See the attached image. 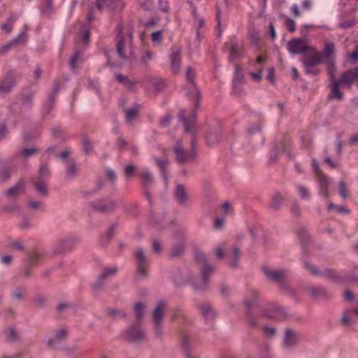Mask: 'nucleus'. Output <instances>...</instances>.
I'll list each match as a JSON object with an SVG mask.
<instances>
[{
	"label": "nucleus",
	"instance_id": "c03bdc74",
	"mask_svg": "<svg viewBox=\"0 0 358 358\" xmlns=\"http://www.w3.org/2000/svg\"><path fill=\"white\" fill-rule=\"evenodd\" d=\"M282 200L283 198L280 194L277 193L274 194L272 199V207L274 208H278L280 206Z\"/></svg>",
	"mask_w": 358,
	"mask_h": 358
},
{
	"label": "nucleus",
	"instance_id": "0e129e2a",
	"mask_svg": "<svg viewBox=\"0 0 358 358\" xmlns=\"http://www.w3.org/2000/svg\"><path fill=\"white\" fill-rule=\"evenodd\" d=\"M10 246L17 250H23L22 243L20 241H12L10 243Z\"/></svg>",
	"mask_w": 358,
	"mask_h": 358
},
{
	"label": "nucleus",
	"instance_id": "bf43d9fd",
	"mask_svg": "<svg viewBox=\"0 0 358 358\" xmlns=\"http://www.w3.org/2000/svg\"><path fill=\"white\" fill-rule=\"evenodd\" d=\"M285 26L289 32L293 33L295 31V23L290 19H287L285 21Z\"/></svg>",
	"mask_w": 358,
	"mask_h": 358
},
{
	"label": "nucleus",
	"instance_id": "680f3d73",
	"mask_svg": "<svg viewBox=\"0 0 358 358\" xmlns=\"http://www.w3.org/2000/svg\"><path fill=\"white\" fill-rule=\"evenodd\" d=\"M154 57V53L152 52L148 51L143 56V62L144 63H148Z\"/></svg>",
	"mask_w": 358,
	"mask_h": 358
},
{
	"label": "nucleus",
	"instance_id": "20e7f679",
	"mask_svg": "<svg viewBox=\"0 0 358 358\" xmlns=\"http://www.w3.org/2000/svg\"><path fill=\"white\" fill-rule=\"evenodd\" d=\"M196 264L201 266V282L195 285L196 289H203L208 285V279L213 273L214 268L208 264L207 256L201 251H196L194 255Z\"/></svg>",
	"mask_w": 358,
	"mask_h": 358
},
{
	"label": "nucleus",
	"instance_id": "412c9836",
	"mask_svg": "<svg viewBox=\"0 0 358 358\" xmlns=\"http://www.w3.org/2000/svg\"><path fill=\"white\" fill-rule=\"evenodd\" d=\"M226 45L229 49V59L231 61L240 56L242 51V46L238 44L235 39H231Z\"/></svg>",
	"mask_w": 358,
	"mask_h": 358
},
{
	"label": "nucleus",
	"instance_id": "7c9ffc66",
	"mask_svg": "<svg viewBox=\"0 0 358 358\" xmlns=\"http://www.w3.org/2000/svg\"><path fill=\"white\" fill-rule=\"evenodd\" d=\"M66 334V331L65 329L64 328H60L56 332H55V334L54 336V337L50 338L49 340V345L51 346V347H53L55 345V343L62 339L63 338L65 337Z\"/></svg>",
	"mask_w": 358,
	"mask_h": 358
},
{
	"label": "nucleus",
	"instance_id": "dca6fc26",
	"mask_svg": "<svg viewBox=\"0 0 358 358\" xmlns=\"http://www.w3.org/2000/svg\"><path fill=\"white\" fill-rule=\"evenodd\" d=\"M186 79L189 87L187 94L197 100L199 96V92L194 83V72L190 67L187 70Z\"/></svg>",
	"mask_w": 358,
	"mask_h": 358
},
{
	"label": "nucleus",
	"instance_id": "ea45409f",
	"mask_svg": "<svg viewBox=\"0 0 358 358\" xmlns=\"http://www.w3.org/2000/svg\"><path fill=\"white\" fill-rule=\"evenodd\" d=\"M41 258V255L39 253H38L37 252H31L29 256V259H28L29 265L30 266H34L39 262Z\"/></svg>",
	"mask_w": 358,
	"mask_h": 358
},
{
	"label": "nucleus",
	"instance_id": "de8ad7c7",
	"mask_svg": "<svg viewBox=\"0 0 358 358\" xmlns=\"http://www.w3.org/2000/svg\"><path fill=\"white\" fill-rule=\"evenodd\" d=\"M144 308H145V306L142 303H137L135 305L134 311H135L137 319H140L141 317L143 315V311H144Z\"/></svg>",
	"mask_w": 358,
	"mask_h": 358
},
{
	"label": "nucleus",
	"instance_id": "774afa93",
	"mask_svg": "<svg viewBox=\"0 0 358 358\" xmlns=\"http://www.w3.org/2000/svg\"><path fill=\"white\" fill-rule=\"evenodd\" d=\"M264 331L267 336H273L275 332V329L270 327H264Z\"/></svg>",
	"mask_w": 358,
	"mask_h": 358
},
{
	"label": "nucleus",
	"instance_id": "c85d7f7f",
	"mask_svg": "<svg viewBox=\"0 0 358 358\" xmlns=\"http://www.w3.org/2000/svg\"><path fill=\"white\" fill-rule=\"evenodd\" d=\"M200 310L203 317L206 320H212L215 317V312L208 303H203Z\"/></svg>",
	"mask_w": 358,
	"mask_h": 358
},
{
	"label": "nucleus",
	"instance_id": "8fccbe9b",
	"mask_svg": "<svg viewBox=\"0 0 358 358\" xmlns=\"http://www.w3.org/2000/svg\"><path fill=\"white\" fill-rule=\"evenodd\" d=\"M303 267L306 269L310 273L313 275H321V273L318 271V270L313 265H310L308 262H303Z\"/></svg>",
	"mask_w": 358,
	"mask_h": 358
},
{
	"label": "nucleus",
	"instance_id": "6ab92c4d",
	"mask_svg": "<svg viewBox=\"0 0 358 358\" xmlns=\"http://www.w3.org/2000/svg\"><path fill=\"white\" fill-rule=\"evenodd\" d=\"M15 83L13 73H9L3 80H0V93H7Z\"/></svg>",
	"mask_w": 358,
	"mask_h": 358
},
{
	"label": "nucleus",
	"instance_id": "b1692460",
	"mask_svg": "<svg viewBox=\"0 0 358 358\" xmlns=\"http://www.w3.org/2000/svg\"><path fill=\"white\" fill-rule=\"evenodd\" d=\"M15 169V164L13 162L3 164L0 166V179L6 180L10 178L12 173Z\"/></svg>",
	"mask_w": 358,
	"mask_h": 358
},
{
	"label": "nucleus",
	"instance_id": "6e6d98bb",
	"mask_svg": "<svg viewBox=\"0 0 358 358\" xmlns=\"http://www.w3.org/2000/svg\"><path fill=\"white\" fill-rule=\"evenodd\" d=\"M224 224V217H216L214 223V227L217 230L221 229Z\"/></svg>",
	"mask_w": 358,
	"mask_h": 358
},
{
	"label": "nucleus",
	"instance_id": "473e14b6",
	"mask_svg": "<svg viewBox=\"0 0 358 358\" xmlns=\"http://www.w3.org/2000/svg\"><path fill=\"white\" fill-rule=\"evenodd\" d=\"M138 113V108L137 107L131 108L126 112V122L131 124L133 121L136 118Z\"/></svg>",
	"mask_w": 358,
	"mask_h": 358
},
{
	"label": "nucleus",
	"instance_id": "cd10ccee",
	"mask_svg": "<svg viewBox=\"0 0 358 358\" xmlns=\"http://www.w3.org/2000/svg\"><path fill=\"white\" fill-rule=\"evenodd\" d=\"M180 338H181V342L182 345L185 350L187 358H196L194 357L188 348V344L190 342L191 339L189 336L187 334L186 331H182L180 333Z\"/></svg>",
	"mask_w": 358,
	"mask_h": 358
},
{
	"label": "nucleus",
	"instance_id": "7ed1b4c3",
	"mask_svg": "<svg viewBox=\"0 0 358 358\" xmlns=\"http://www.w3.org/2000/svg\"><path fill=\"white\" fill-rule=\"evenodd\" d=\"M330 82L331 92L329 96V98L342 99L343 95L339 90L340 87H350L352 85H358V66L343 73L340 80H336L333 71H331L330 73Z\"/></svg>",
	"mask_w": 358,
	"mask_h": 358
},
{
	"label": "nucleus",
	"instance_id": "603ef678",
	"mask_svg": "<svg viewBox=\"0 0 358 358\" xmlns=\"http://www.w3.org/2000/svg\"><path fill=\"white\" fill-rule=\"evenodd\" d=\"M36 150L35 148H25L21 151L20 156H22L24 159H27L36 153Z\"/></svg>",
	"mask_w": 358,
	"mask_h": 358
},
{
	"label": "nucleus",
	"instance_id": "f3484780",
	"mask_svg": "<svg viewBox=\"0 0 358 358\" xmlns=\"http://www.w3.org/2000/svg\"><path fill=\"white\" fill-rule=\"evenodd\" d=\"M264 272L266 277L273 282L282 284L285 281L286 274L284 271L264 268Z\"/></svg>",
	"mask_w": 358,
	"mask_h": 358
},
{
	"label": "nucleus",
	"instance_id": "4c0bfd02",
	"mask_svg": "<svg viewBox=\"0 0 358 358\" xmlns=\"http://www.w3.org/2000/svg\"><path fill=\"white\" fill-rule=\"evenodd\" d=\"M162 34H163L162 31H157L153 32L151 34L152 42L157 45H161L162 40H163Z\"/></svg>",
	"mask_w": 358,
	"mask_h": 358
},
{
	"label": "nucleus",
	"instance_id": "f257e3e1",
	"mask_svg": "<svg viewBox=\"0 0 358 358\" xmlns=\"http://www.w3.org/2000/svg\"><path fill=\"white\" fill-rule=\"evenodd\" d=\"M335 47L333 43L328 42L325 43L322 52L314 51L313 54L306 55L303 58V64L307 73L316 75L318 71L315 68L316 65L321 63L327 64L329 73L334 71L335 66L333 62V55Z\"/></svg>",
	"mask_w": 358,
	"mask_h": 358
},
{
	"label": "nucleus",
	"instance_id": "338daca9",
	"mask_svg": "<svg viewBox=\"0 0 358 358\" xmlns=\"http://www.w3.org/2000/svg\"><path fill=\"white\" fill-rule=\"evenodd\" d=\"M291 10H292L293 14L294 15V17H299L301 15L299 6L297 4H293L291 6Z\"/></svg>",
	"mask_w": 358,
	"mask_h": 358
},
{
	"label": "nucleus",
	"instance_id": "39448f33",
	"mask_svg": "<svg viewBox=\"0 0 358 358\" xmlns=\"http://www.w3.org/2000/svg\"><path fill=\"white\" fill-rule=\"evenodd\" d=\"M132 33L127 30L124 32L121 27L117 36V52L121 59L127 58L130 52Z\"/></svg>",
	"mask_w": 358,
	"mask_h": 358
},
{
	"label": "nucleus",
	"instance_id": "6e6552de",
	"mask_svg": "<svg viewBox=\"0 0 358 358\" xmlns=\"http://www.w3.org/2000/svg\"><path fill=\"white\" fill-rule=\"evenodd\" d=\"M215 255L218 259H223L225 256L232 259L231 266L236 267L240 255V251L238 248L234 247L231 250H227L226 243H222L215 249Z\"/></svg>",
	"mask_w": 358,
	"mask_h": 358
},
{
	"label": "nucleus",
	"instance_id": "13d9d810",
	"mask_svg": "<svg viewBox=\"0 0 358 358\" xmlns=\"http://www.w3.org/2000/svg\"><path fill=\"white\" fill-rule=\"evenodd\" d=\"M136 168L133 165L130 164L125 167L124 173L127 177H131L134 174Z\"/></svg>",
	"mask_w": 358,
	"mask_h": 358
},
{
	"label": "nucleus",
	"instance_id": "e433bc0d",
	"mask_svg": "<svg viewBox=\"0 0 358 358\" xmlns=\"http://www.w3.org/2000/svg\"><path fill=\"white\" fill-rule=\"evenodd\" d=\"M291 141L288 137H285L282 143V150L287 156L291 157Z\"/></svg>",
	"mask_w": 358,
	"mask_h": 358
},
{
	"label": "nucleus",
	"instance_id": "a19ab883",
	"mask_svg": "<svg viewBox=\"0 0 358 358\" xmlns=\"http://www.w3.org/2000/svg\"><path fill=\"white\" fill-rule=\"evenodd\" d=\"M80 59V52L79 50H76L75 54L72 56L69 61V65L72 69H75Z\"/></svg>",
	"mask_w": 358,
	"mask_h": 358
},
{
	"label": "nucleus",
	"instance_id": "79ce46f5",
	"mask_svg": "<svg viewBox=\"0 0 358 358\" xmlns=\"http://www.w3.org/2000/svg\"><path fill=\"white\" fill-rule=\"evenodd\" d=\"M155 162H156L157 165L158 166V167L159 168V169L162 172V174L164 177V179L165 180V183L166 184L167 178H166V172H165L166 162L165 160L155 159Z\"/></svg>",
	"mask_w": 358,
	"mask_h": 358
},
{
	"label": "nucleus",
	"instance_id": "4be33fe9",
	"mask_svg": "<svg viewBox=\"0 0 358 358\" xmlns=\"http://www.w3.org/2000/svg\"><path fill=\"white\" fill-rule=\"evenodd\" d=\"M358 317V302L357 307L345 312L342 322L345 325L350 326L356 322V317Z\"/></svg>",
	"mask_w": 358,
	"mask_h": 358
},
{
	"label": "nucleus",
	"instance_id": "864d4df0",
	"mask_svg": "<svg viewBox=\"0 0 358 358\" xmlns=\"http://www.w3.org/2000/svg\"><path fill=\"white\" fill-rule=\"evenodd\" d=\"M219 140V136L216 133L209 134L206 137L208 144L213 145Z\"/></svg>",
	"mask_w": 358,
	"mask_h": 358
},
{
	"label": "nucleus",
	"instance_id": "9d476101",
	"mask_svg": "<svg viewBox=\"0 0 358 358\" xmlns=\"http://www.w3.org/2000/svg\"><path fill=\"white\" fill-rule=\"evenodd\" d=\"M192 150L189 152L186 151L181 146L180 143L177 142L174 146V152L176 156L177 161L179 163L187 162L194 158L195 156V139L193 138L191 141Z\"/></svg>",
	"mask_w": 358,
	"mask_h": 358
},
{
	"label": "nucleus",
	"instance_id": "1a4fd4ad",
	"mask_svg": "<svg viewBox=\"0 0 358 358\" xmlns=\"http://www.w3.org/2000/svg\"><path fill=\"white\" fill-rule=\"evenodd\" d=\"M313 167L318 179L320 185V194L323 196L325 199L329 198L330 193L329 192V187L331 182V179L322 174L318 166V164L315 159L313 160Z\"/></svg>",
	"mask_w": 358,
	"mask_h": 358
},
{
	"label": "nucleus",
	"instance_id": "4d7b16f0",
	"mask_svg": "<svg viewBox=\"0 0 358 358\" xmlns=\"http://www.w3.org/2000/svg\"><path fill=\"white\" fill-rule=\"evenodd\" d=\"M5 333L10 340H14L17 338V333L13 327H9Z\"/></svg>",
	"mask_w": 358,
	"mask_h": 358
},
{
	"label": "nucleus",
	"instance_id": "58836bf2",
	"mask_svg": "<svg viewBox=\"0 0 358 358\" xmlns=\"http://www.w3.org/2000/svg\"><path fill=\"white\" fill-rule=\"evenodd\" d=\"M141 176L142 177L143 184L145 187L149 186L152 182V177L148 171H143Z\"/></svg>",
	"mask_w": 358,
	"mask_h": 358
},
{
	"label": "nucleus",
	"instance_id": "ddd939ff",
	"mask_svg": "<svg viewBox=\"0 0 358 358\" xmlns=\"http://www.w3.org/2000/svg\"><path fill=\"white\" fill-rule=\"evenodd\" d=\"M180 120L183 122L186 133H193L194 131L196 112L192 111L188 117H187L186 110H182L179 114Z\"/></svg>",
	"mask_w": 358,
	"mask_h": 358
},
{
	"label": "nucleus",
	"instance_id": "c756f323",
	"mask_svg": "<svg viewBox=\"0 0 358 358\" xmlns=\"http://www.w3.org/2000/svg\"><path fill=\"white\" fill-rule=\"evenodd\" d=\"M90 38V31L89 29L86 27H83L81 29V31L78 33L77 36V40L78 43H82L83 44H86L89 41Z\"/></svg>",
	"mask_w": 358,
	"mask_h": 358
},
{
	"label": "nucleus",
	"instance_id": "2f4dec72",
	"mask_svg": "<svg viewBox=\"0 0 358 358\" xmlns=\"http://www.w3.org/2000/svg\"><path fill=\"white\" fill-rule=\"evenodd\" d=\"M113 4V0H96L95 5L99 11L110 8Z\"/></svg>",
	"mask_w": 358,
	"mask_h": 358
},
{
	"label": "nucleus",
	"instance_id": "a211bd4d",
	"mask_svg": "<svg viewBox=\"0 0 358 358\" xmlns=\"http://www.w3.org/2000/svg\"><path fill=\"white\" fill-rule=\"evenodd\" d=\"M171 67L173 73L178 72L180 66L181 51L178 48H173L170 55Z\"/></svg>",
	"mask_w": 358,
	"mask_h": 358
},
{
	"label": "nucleus",
	"instance_id": "3c124183",
	"mask_svg": "<svg viewBox=\"0 0 358 358\" xmlns=\"http://www.w3.org/2000/svg\"><path fill=\"white\" fill-rule=\"evenodd\" d=\"M299 192L301 199H308L310 197V192L308 189L303 186L298 187Z\"/></svg>",
	"mask_w": 358,
	"mask_h": 358
},
{
	"label": "nucleus",
	"instance_id": "49530a36",
	"mask_svg": "<svg viewBox=\"0 0 358 358\" xmlns=\"http://www.w3.org/2000/svg\"><path fill=\"white\" fill-rule=\"evenodd\" d=\"M171 319H172V321H178V322H180V321L185 322L186 320L184 313L181 310H177L174 313Z\"/></svg>",
	"mask_w": 358,
	"mask_h": 358
},
{
	"label": "nucleus",
	"instance_id": "9b49d317",
	"mask_svg": "<svg viewBox=\"0 0 358 358\" xmlns=\"http://www.w3.org/2000/svg\"><path fill=\"white\" fill-rule=\"evenodd\" d=\"M166 308V303L163 301L159 302L153 313V320L155 323V332L157 336L161 335V329L162 327V318Z\"/></svg>",
	"mask_w": 358,
	"mask_h": 358
},
{
	"label": "nucleus",
	"instance_id": "69168bd1",
	"mask_svg": "<svg viewBox=\"0 0 358 358\" xmlns=\"http://www.w3.org/2000/svg\"><path fill=\"white\" fill-rule=\"evenodd\" d=\"M313 2L311 0H303L302 7L305 10H310L312 8Z\"/></svg>",
	"mask_w": 358,
	"mask_h": 358
},
{
	"label": "nucleus",
	"instance_id": "a878e982",
	"mask_svg": "<svg viewBox=\"0 0 358 358\" xmlns=\"http://www.w3.org/2000/svg\"><path fill=\"white\" fill-rule=\"evenodd\" d=\"M266 315L269 318L282 320L286 315V311L282 307L275 306L271 313H266Z\"/></svg>",
	"mask_w": 358,
	"mask_h": 358
},
{
	"label": "nucleus",
	"instance_id": "4468645a",
	"mask_svg": "<svg viewBox=\"0 0 358 358\" xmlns=\"http://www.w3.org/2000/svg\"><path fill=\"white\" fill-rule=\"evenodd\" d=\"M135 257L138 264V273L141 275H145L147 267L148 266V261L145 255V252L142 248H138L135 251Z\"/></svg>",
	"mask_w": 358,
	"mask_h": 358
},
{
	"label": "nucleus",
	"instance_id": "c9c22d12",
	"mask_svg": "<svg viewBox=\"0 0 358 358\" xmlns=\"http://www.w3.org/2000/svg\"><path fill=\"white\" fill-rule=\"evenodd\" d=\"M26 40V34H25V31H22V33H20L18 36L15 39L13 40V41L12 42V43L10 44H8V45H5L3 48H2V50L3 52H6L9 48L10 47L15 44V45H17L18 43H23Z\"/></svg>",
	"mask_w": 358,
	"mask_h": 358
},
{
	"label": "nucleus",
	"instance_id": "2eb2a0df",
	"mask_svg": "<svg viewBox=\"0 0 358 358\" xmlns=\"http://www.w3.org/2000/svg\"><path fill=\"white\" fill-rule=\"evenodd\" d=\"M115 207V201L109 199L99 200L92 203V208L101 213L110 212L114 210Z\"/></svg>",
	"mask_w": 358,
	"mask_h": 358
},
{
	"label": "nucleus",
	"instance_id": "5fc2aeb1",
	"mask_svg": "<svg viewBox=\"0 0 358 358\" xmlns=\"http://www.w3.org/2000/svg\"><path fill=\"white\" fill-rule=\"evenodd\" d=\"M12 26L13 20L11 18H9L5 24L1 25V29L7 33H9L12 30Z\"/></svg>",
	"mask_w": 358,
	"mask_h": 358
},
{
	"label": "nucleus",
	"instance_id": "f8f14e48",
	"mask_svg": "<svg viewBox=\"0 0 358 358\" xmlns=\"http://www.w3.org/2000/svg\"><path fill=\"white\" fill-rule=\"evenodd\" d=\"M124 338L130 341L139 342L144 339L145 334L138 324L129 327L124 333Z\"/></svg>",
	"mask_w": 358,
	"mask_h": 358
},
{
	"label": "nucleus",
	"instance_id": "72a5a7b5",
	"mask_svg": "<svg viewBox=\"0 0 358 358\" xmlns=\"http://www.w3.org/2000/svg\"><path fill=\"white\" fill-rule=\"evenodd\" d=\"M33 96L30 94H22L20 98L21 104L24 109L30 108L32 105Z\"/></svg>",
	"mask_w": 358,
	"mask_h": 358
},
{
	"label": "nucleus",
	"instance_id": "f03ea898",
	"mask_svg": "<svg viewBox=\"0 0 358 358\" xmlns=\"http://www.w3.org/2000/svg\"><path fill=\"white\" fill-rule=\"evenodd\" d=\"M25 183L23 180L18 181L14 186L7 189L4 194L13 203L3 206V210L5 212L15 213L17 212L22 221L19 223L21 228H29L31 226L29 220L27 219L24 214L20 211V207L16 203L17 197L24 191Z\"/></svg>",
	"mask_w": 358,
	"mask_h": 358
},
{
	"label": "nucleus",
	"instance_id": "bb28decb",
	"mask_svg": "<svg viewBox=\"0 0 358 358\" xmlns=\"http://www.w3.org/2000/svg\"><path fill=\"white\" fill-rule=\"evenodd\" d=\"M266 57L263 55H260L257 58V64L260 65L259 71L257 72H251L250 76L253 80L259 81L262 78V71L263 69L264 64L266 62Z\"/></svg>",
	"mask_w": 358,
	"mask_h": 358
},
{
	"label": "nucleus",
	"instance_id": "052dcab7",
	"mask_svg": "<svg viewBox=\"0 0 358 358\" xmlns=\"http://www.w3.org/2000/svg\"><path fill=\"white\" fill-rule=\"evenodd\" d=\"M24 292V291L22 288H17L13 292V297L16 299H20L22 296Z\"/></svg>",
	"mask_w": 358,
	"mask_h": 358
},
{
	"label": "nucleus",
	"instance_id": "393cba45",
	"mask_svg": "<svg viewBox=\"0 0 358 358\" xmlns=\"http://www.w3.org/2000/svg\"><path fill=\"white\" fill-rule=\"evenodd\" d=\"M297 342L296 335L292 331L287 329L283 341V345L286 348H290Z\"/></svg>",
	"mask_w": 358,
	"mask_h": 358
},
{
	"label": "nucleus",
	"instance_id": "f704fd0d",
	"mask_svg": "<svg viewBox=\"0 0 358 358\" xmlns=\"http://www.w3.org/2000/svg\"><path fill=\"white\" fill-rule=\"evenodd\" d=\"M117 80L120 83H122L129 90H132L134 89V87L135 86V83L129 80L127 77L122 75H117Z\"/></svg>",
	"mask_w": 358,
	"mask_h": 358
},
{
	"label": "nucleus",
	"instance_id": "5701e85b",
	"mask_svg": "<svg viewBox=\"0 0 358 358\" xmlns=\"http://www.w3.org/2000/svg\"><path fill=\"white\" fill-rule=\"evenodd\" d=\"M117 272V268L115 266L106 267L100 273L98 281L94 285L95 288H99L102 284V281L114 275Z\"/></svg>",
	"mask_w": 358,
	"mask_h": 358
},
{
	"label": "nucleus",
	"instance_id": "e2e57ef3",
	"mask_svg": "<svg viewBox=\"0 0 358 358\" xmlns=\"http://www.w3.org/2000/svg\"><path fill=\"white\" fill-rule=\"evenodd\" d=\"M83 150L86 154H89L91 150L92 143L88 140H84L83 142Z\"/></svg>",
	"mask_w": 358,
	"mask_h": 358
},
{
	"label": "nucleus",
	"instance_id": "423d86ee",
	"mask_svg": "<svg viewBox=\"0 0 358 358\" xmlns=\"http://www.w3.org/2000/svg\"><path fill=\"white\" fill-rule=\"evenodd\" d=\"M50 175V170L46 164H42L39 169L38 176L33 182L34 186L38 193L41 196L48 195V180Z\"/></svg>",
	"mask_w": 358,
	"mask_h": 358
},
{
	"label": "nucleus",
	"instance_id": "37998d69",
	"mask_svg": "<svg viewBox=\"0 0 358 358\" xmlns=\"http://www.w3.org/2000/svg\"><path fill=\"white\" fill-rule=\"evenodd\" d=\"M27 206L34 210H43V203L39 201L29 200L27 201Z\"/></svg>",
	"mask_w": 358,
	"mask_h": 358
},
{
	"label": "nucleus",
	"instance_id": "a18cd8bd",
	"mask_svg": "<svg viewBox=\"0 0 358 358\" xmlns=\"http://www.w3.org/2000/svg\"><path fill=\"white\" fill-rule=\"evenodd\" d=\"M66 173L69 176H72L76 171L77 168L73 162L66 161Z\"/></svg>",
	"mask_w": 358,
	"mask_h": 358
},
{
	"label": "nucleus",
	"instance_id": "0eeeda50",
	"mask_svg": "<svg viewBox=\"0 0 358 358\" xmlns=\"http://www.w3.org/2000/svg\"><path fill=\"white\" fill-rule=\"evenodd\" d=\"M287 50L292 55L306 53V55L313 54L314 51H317L315 48L308 45L305 40L296 38L289 41L287 43Z\"/></svg>",
	"mask_w": 358,
	"mask_h": 358
},
{
	"label": "nucleus",
	"instance_id": "09e8293b",
	"mask_svg": "<svg viewBox=\"0 0 358 358\" xmlns=\"http://www.w3.org/2000/svg\"><path fill=\"white\" fill-rule=\"evenodd\" d=\"M338 192L343 199H345L348 195V188L343 181L339 182Z\"/></svg>",
	"mask_w": 358,
	"mask_h": 358
},
{
	"label": "nucleus",
	"instance_id": "aec40b11",
	"mask_svg": "<svg viewBox=\"0 0 358 358\" xmlns=\"http://www.w3.org/2000/svg\"><path fill=\"white\" fill-rule=\"evenodd\" d=\"M175 196L177 200V201L181 204L185 205L187 203L189 196L187 190L186 189L185 187L182 185H178L176 187L175 189Z\"/></svg>",
	"mask_w": 358,
	"mask_h": 358
}]
</instances>
